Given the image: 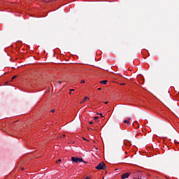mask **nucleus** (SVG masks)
Returning a JSON list of instances; mask_svg holds the SVG:
<instances>
[{
  "mask_svg": "<svg viewBox=\"0 0 179 179\" xmlns=\"http://www.w3.org/2000/svg\"><path fill=\"white\" fill-rule=\"evenodd\" d=\"M96 170H106V163L101 162L96 166Z\"/></svg>",
  "mask_w": 179,
  "mask_h": 179,
  "instance_id": "f257e3e1",
  "label": "nucleus"
},
{
  "mask_svg": "<svg viewBox=\"0 0 179 179\" xmlns=\"http://www.w3.org/2000/svg\"><path fill=\"white\" fill-rule=\"evenodd\" d=\"M71 161L74 163H82V162H83V158L72 157Z\"/></svg>",
  "mask_w": 179,
  "mask_h": 179,
  "instance_id": "f03ea898",
  "label": "nucleus"
},
{
  "mask_svg": "<svg viewBox=\"0 0 179 179\" xmlns=\"http://www.w3.org/2000/svg\"><path fill=\"white\" fill-rule=\"evenodd\" d=\"M129 176H131V172L125 173L122 175L121 178L122 179L129 178Z\"/></svg>",
  "mask_w": 179,
  "mask_h": 179,
  "instance_id": "7ed1b4c3",
  "label": "nucleus"
},
{
  "mask_svg": "<svg viewBox=\"0 0 179 179\" xmlns=\"http://www.w3.org/2000/svg\"><path fill=\"white\" fill-rule=\"evenodd\" d=\"M131 121V117H128L127 118V120H124V121H123V122L124 123V124H127V125H130V122Z\"/></svg>",
  "mask_w": 179,
  "mask_h": 179,
  "instance_id": "20e7f679",
  "label": "nucleus"
},
{
  "mask_svg": "<svg viewBox=\"0 0 179 179\" xmlns=\"http://www.w3.org/2000/svg\"><path fill=\"white\" fill-rule=\"evenodd\" d=\"M107 80H101L100 81V83H101L102 85H107Z\"/></svg>",
  "mask_w": 179,
  "mask_h": 179,
  "instance_id": "39448f33",
  "label": "nucleus"
},
{
  "mask_svg": "<svg viewBox=\"0 0 179 179\" xmlns=\"http://www.w3.org/2000/svg\"><path fill=\"white\" fill-rule=\"evenodd\" d=\"M87 100H89V97L85 96L83 101V103H85Z\"/></svg>",
  "mask_w": 179,
  "mask_h": 179,
  "instance_id": "423d86ee",
  "label": "nucleus"
},
{
  "mask_svg": "<svg viewBox=\"0 0 179 179\" xmlns=\"http://www.w3.org/2000/svg\"><path fill=\"white\" fill-rule=\"evenodd\" d=\"M62 160L61 159H58L57 161H56V163H61Z\"/></svg>",
  "mask_w": 179,
  "mask_h": 179,
  "instance_id": "0eeeda50",
  "label": "nucleus"
},
{
  "mask_svg": "<svg viewBox=\"0 0 179 179\" xmlns=\"http://www.w3.org/2000/svg\"><path fill=\"white\" fill-rule=\"evenodd\" d=\"M98 118H99V117H97V116H95V117H94V119L95 120H97Z\"/></svg>",
  "mask_w": 179,
  "mask_h": 179,
  "instance_id": "6e6552de",
  "label": "nucleus"
},
{
  "mask_svg": "<svg viewBox=\"0 0 179 179\" xmlns=\"http://www.w3.org/2000/svg\"><path fill=\"white\" fill-rule=\"evenodd\" d=\"M50 112L51 113H55V109H52Z\"/></svg>",
  "mask_w": 179,
  "mask_h": 179,
  "instance_id": "1a4fd4ad",
  "label": "nucleus"
},
{
  "mask_svg": "<svg viewBox=\"0 0 179 179\" xmlns=\"http://www.w3.org/2000/svg\"><path fill=\"white\" fill-rule=\"evenodd\" d=\"M80 83H85V80H82L80 81Z\"/></svg>",
  "mask_w": 179,
  "mask_h": 179,
  "instance_id": "9d476101",
  "label": "nucleus"
},
{
  "mask_svg": "<svg viewBox=\"0 0 179 179\" xmlns=\"http://www.w3.org/2000/svg\"><path fill=\"white\" fill-rule=\"evenodd\" d=\"M15 78H16V76H13V77L12 78V80H13V79H15Z\"/></svg>",
  "mask_w": 179,
  "mask_h": 179,
  "instance_id": "9b49d317",
  "label": "nucleus"
},
{
  "mask_svg": "<svg viewBox=\"0 0 179 179\" xmlns=\"http://www.w3.org/2000/svg\"><path fill=\"white\" fill-rule=\"evenodd\" d=\"M99 115H101V118H103V117H104V116H103V114H101V113H99Z\"/></svg>",
  "mask_w": 179,
  "mask_h": 179,
  "instance_id": "f8f14e48",
  "label": "nucleus"
},
{
  "mask_svg": "<svg viewBox=\"0 0 179 179\" xmlns=\"http://www.w3.org/2000/svg\"><path fill=\"white\" fill-rule=\"evenodd\" d=\"M58 83H59V85H61L62 83V82L58 81Z\"/></svg>",
  "mask_w": 179,
  "mask_h": 179,
  "instance_id": "ddd939ff",
  "label": "nucleus"
},
{
  "mask_svg": "<svg viewBox=\"0 0 179 179\" xmlns=\"http://www.w3.org/2000/svg\"><path fill=\"white\" fill-rule=\"evenodd\" d=\"M74 91H75V90H71L70 94H71V92H74Z\"/></svg>",
  "mask_w": 179,
  "mask_h": 179,
  "instance_id": "4468645a",
  "label": "nucleus"
},
{
  "mask_svg": "<svg viewBox=\"0 0 179 179\" xmlns=\"http://www.w3.org/2000/svg\"><path fill=\"white\" fill-rule=\"evenodd\" d=\"M90 125H93V122H90Z\"/></svg>",
  "mask_w": 179,
  "mask_h": 179,
  "instance_id": "2eb2a0df",
  "label": "nucleus"
},
{
  "mask_svg": "<svg viewBox=\"0 0 179 179\" xmlns=\"http://www.w3.org/2000/svg\"><path fill=\"white\" fill-rule=\"evenodd\" d=\"M84 141H87V142H89V140L86 139L85 138H83Z\"/></svg>",
  "mask_w": 179,
  "mask_h": 179,
  "instance_id": "dca6fc26",
  "label": "nucleus"
},
{
  "mask_svg": "<svg viewBox=\"0 0 179 179\" xmlns=\"http://www.w3.org/2000/svg\"><path fill=\"white\" fill-rule=\"evenodd\" d=\"M175 143H179V142H177L176 140L174 141Z\"/></svg>",
  "mask_w": 179,
  "mask_h": 179,
  "instance_id": "f3484780",
  "label": "nucleus"
},
{
  "mask_svg": "<svg viewBox=\"0 0 179 179\" xmlns=\"http://www.w3.org/2000/svg\"><path fill=\"white\" fill-rule=\"evenodd\" d=\"M105 104H108V102L107 101V102H103Z\"/></svg>",
  "mask_w": 179,
  "mask_h": 179,
  "instance_id": "a211bd4d",
  "label": "nucleus"
},
{
  "mask_svg": "<svg viewBox=\"0 0 179 179\" xmlns=\"http://www.w3.org/2000/svg\"><path fill=\"white\" fill-rule=\"evenodd\" d=\"M96 115H100V113H96Z\"/></svg>",
  "mask_w": 179,
  "mask_h": 179,
  "instance_id": "6ab92c4d",
  "label": "nucleus"
},
{
  "mask_svg": "<svg viewBox=\"0 0 179 179\" xmlns=\"http://www.w3.org/2000/svg\"><path fill=\"white\" fill-rule=\"evenodd\" d=\"M62 138H65V134H64V135L62 136Z\"/></svg>",
  "mask_w": 179,
  "mask_h": 179,
  "instance_id": "aec40b11",
  "label": "nucleus"
},
{
  "mask_svg": "<svg viewBox=\"0 0 179 179\" xmlns=\"http://www.w3.org/2000/svg\"><path fill=\"white\" fill-rule=\"evenodd\" d=\"M98 90H101V88H98Z\"/></svg>",
  "mask_w": 179,
  "mask_h": 179,
  "instance_id": "412c9836",
  "label": "nucleus"
},
{
  "mask_svg": "<svg viewBox=\"0 0 179 179\" xmlns=\"http://www.w3.org/2000/svg\"><path fill=\"white\" fill-rule=\"evenodd\" d=\"M121 85H125V83H122Z\"/></svg>",
  "mask_w": 179,
  "mask_h": 179,
  "instance_id": "4be33fe9",
  "label": "nucleus"
}]
</instances>
